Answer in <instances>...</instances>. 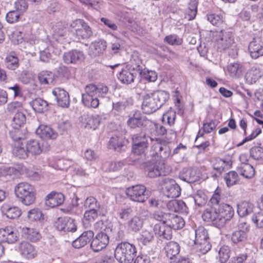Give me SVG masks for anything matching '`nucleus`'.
<instances>
[{
    "mask_svg": "<svg viewBox=\"0 0 263 263\" xmlns=\"http://www.w3.org/2000/svg\"><path fill=\"white\" fill-rule=\"evenodd\" d=\"M111 232V229L110 228H106L93 237L90 248L93 252H98L106 247L109 243V235Z\"/></svg>",
    "mask_w": 263,
    "mask_h": 263,
    "instance_id": "obj_7",
    "label": "nucleus"
},
{
    "mask_svg": "<svg viewBox=\"0 0 263 263\" xmlns=\"http://www.w3.org/2000/svg\"><path fill=\"white\" fill-rule=\"evenodd\" d=\"M26 145L29 153L35 155H39L41 153L40 140L31 139L28 141Z\"/></svg>",
    "mask_w": 263,
    "mask_h": 263,
    "instance_id": "obj_45",
    "label": "nucleus"
},
{
    "mask_svg": "<svg viewBox=\"0 0 263 263\" xmlns=\"http://www.w3.org/2000/svg\"><path fill=\"white\" fill-rule=\"evenodd\" d=\"M31 104L33 109L38 112H43L48 109V103L40 98L33 100Z\"/></svg>",
    "mask_w": 263,
    "mask_h": 263,
    "instance_id": "obj_46",
    "label": "nucleus"
},
{
    "mask_svg": "<svg viewBox=\"0 0 263 263\" xmlns=\"http://www.w3.org/2000/svg\"><path fill=\"white\" fill-rule=\"evenodd\" d=\"M248 235L243 230H236L231 235V241L234 245H238L245 242Z\"/></svg>",
    "mask_w": 263,
    "mask_h": 263,
    "instance_id": "obj_43",
    "label": "nucleus"
},
{
    "mask_svg": "<svg viewBox=\"0 0 263 263\" xmlns=\"http://www.w3.org/2000/svg\"><path fill=\"white\" fill-rule=\"evenodd\" d=\"M27 217L31 221L42 222L44 220V215L42 212L37 208L33 209L28 212Z\"/></svg>",
    "mask_w": 263,
    "mask_h": 263,
    "instance_id": "obj_48",
    "label": "nucleus"
},
{
    "mask_svg": "<svg viewBox=\"0 0 263 263\" xmlns=\"http://www.w3.org/2000/svg\"><path fill=\"white\" fill-rule=\"evenodd\" d=\"M135 246L128 242L119 243L115 251V257L120 263H130L136 256Z\"/></svg>",
    "mask_w": 263,
    "mask_h": 263,
    "instance_id": "obj_3",
    "label": "nucleus"
},
{
    "mask_svg": "<svg viewBox=\"0 0 263 263\" xmlns=\"http://www.w3.org/2000/svg\"><path fill=\"white\" fill-rule=\"evenodd\" d=\"M145 192V186L138 184L128 187L126 190V194L132 201L143 203L148 198Z\"/></svg>",
    "mask_w": 263,
    "mask_h": 263,
    "instance_id": "obj_10",
    "label": "nucleus"
},
{
    "mask_svg": "<svg viewBox=\"0 0 263 263\" xmlns=\"http://www.w3.org/2000/svg\"><path fill=\"white\" fill-rule=\"evenodd\" d=\"M83 104L88 108H97L99 107L100 102L98 97L82 95Z\"/></svg>",
    "mask_w": 263,
    "mask_h": 263,
    "instance_id": "obj_47",
    "label": "nucleus"
},
{
    "mask_svg": "<svg viewBox=\"0 0 263 263\" xmlns=\"http://www.w3.org/2000/svg\"><path fill=\"white\" fill-rule=\"evenodd\" d=\"M2 208V212L9 219L17 218L22 215V211L17 206L8 207V206H4Z\"/></svg>",
    "mask_w": 263,
    "mask_h": 263,
    "instance_id": "obj_39",
    "label": "nucleus"
},
{
    "mask_svg": "<svg viewBox=\"0 0 263 263\" xmlns=\"http://www.w3.org/2000/svg\"><path fill=\"white\" fill-rule=\"evenodd\" d=\"M230 248L228 246H222L218 252L220 263H226L230 258Z\"/></svg>",
    "mask_w": 263,
    "mask_h": 263,
    "instance_id": "obj_54",
    "label": "nucleus"
},
{
    "mask_svg": "<svg viewBox=\"0 0 263 263\" xmlns=\"http://www.w3.org/2000/svg\"><path fill=\"white\" fill-rule=\"evenodd\" d=\"M250 156L255 160L263 158V148L261 147L255 146L252 147L250 151Z\"/></svg>",
    "mask_w": 263,
    "mask_h": 263,
    "instance_id": "obj_64",
    "label": "nucleus"
},
{
    "mask_svg": "<svg viewBox=\"0 0 263 263\" xmlns=\"http://www.w3.org/2000/svg\"><path fill=\"white\" fill-rule=\"evenodd\" d=\"M52 93L55 98L57 105L63 108H67L69 106L70 99L69 93L61 87L53 89Z\"/></svg>",
    "mask_w": 263,
    "mask_h": 263,
    "instance_id": "obj_13",
    "label": "nucleus"
},
{
    "mask_svg": "<svg viewBox=\"0 0 263 263\" xmlns=\"http://www.w3.org/2000/svg\"><path fill=\"white\" fill-rule=\"evenodd\" d=\"M18 239L17 231L11 227L0 229V240L8 243H13Z\"/></svg>",
    "mask_w": 263,
    "mask_h": 263,
    "instance_id": "obj_14",
    "label": "nucleus"
},
{
    "mask_svg": "<svg viewBox=\"0 0 263 263\" xmlns=\"http://www.w3.org/2000/svg\"><path fill=\"white\" fill-rule=\"evenodd\" d=\"M22 14L16 10L8 12L6 15L7 22L10 24L17 22Z\"/></svg>",
    "mask_w": 263,
    "mask_h": 263,
    "instance_id": "obj_59",
    "label": "nucleus"
},
{
    "mask_svg": "<svg viewBox=\"0 0 263 263\" xmlns=\"http://www.w3.org/2000/svg\"><path fill=\"white\" fill-rule=\"evenodd\" d=\"M154 231L156 235L166 240H170L172 237V229L165 224H156L154 226Z\"/></svg>",
    "mask_w": 263,
    "mask_h": 263,
    "instance_id": "obj_27",
    "label": "nucleus"
},
{
    "mask_svg": "<svg viewBox=\"0 0 263 263\" xmlns=\"http://www.w3.org/2000/svg\"><path fill=\"white\" fill-rule=\"evenodd\" d=\"M18 251L23 257L28 259H33L37 255V251L34 247L25 241L19 244Z\"/></svg>",
    "mask_w": 263,
    "mask_h": 263,
    "instance_id": "obj_18",
    "label": "nucleus"
},
{
    "mask_svg": "<svg viewBox=\"0 0 263 263\" xmlns=\"http://www.w3.org/2000/svg\"><path fill=\"white\" fill-rule=\"evenodd\" d=\"M99 210H89L86 211L84 214L83 223L85 227L88 228L91 226L98 216Z\"/></svg>",
    "mask_w": 263,
    "mask_h": 263,
    "instance_id": "obj_38",
    "label": "nucleus"
},
{
    "mask_svg": "<svg viewBox=\"0 0 263 263\" xmlns=\"http://www.w3.org/2000/svg\"><path fill=\"white\" fill-rule=\"evenodd\" d=\"M141 167L144 170L148 177L151 178L165 175L164 164L161 161H147L143 162Z\"/></svg>",
    "mask_w": 263,
    "mask_h": 263,
    "instance_id": "obj_9",
    "label": "nucleus"
},
{
    "mask_svg": "<svg viewBox=\"0 0 263 263\" xmlns=\"http://www.w3.org/2000/svg\"><path fill=\"white\" fill-rule=\"evenodd\" d=\"M179 178L189 183H194L200 179L197 170L192 168H184L179 173Z\"/></svg>",
    "mask_w": 263,
    "mask_h": 263,
    "instance_id": "obj_19",
    "label": "nucleus"
},
{
    "mask_svg": "<svg viewBox=\"0 0 263 263\" xmlns=\"http://www.w3.org/2000/svg\"><path fill=\"white\" fill-rule=\"evenodd\" d=\"M202 217L204 221L211 222L217 228H221L220 224H219L218 212L217 209H207L203 212Z\"/></svg>",
    "mask_w": 263,
    "mask_h": 263,
    "instance_id": "obj_24",
    "label": "nucleus"
},
{
    "mask_svg": "<svg viewBox=\"0 0 263 263\" xmlns=\"http://www.w3.org/2000/svg\"><path fill=\"white\" fill-rule=\"evenodd\" d=\"M84 206L89 210H99L100 204L97 199L93 197L90 196L86 198L84 202Z\"/></svg>",
    "mask_w": 263,
    "mask_h": 263,
    "instance_id": "obj_56",
    "label": "nucleus"
},
{
    "mask_svg": "<svg viewBox=\"0 0 263 263\" xmlns=\"http://www.w3.org/2000/svg\"><path fill=\"white\" fill-rule=\"evenodd\" d=\"M7 109L10 113H16L24 110L22 103L18 101L9 103L7 105Z\"/></svg>",
    "mask_w": 263,
    "mask_h": 263,
    "instance_id": "obj_58",
    "label": "nucleus"
},
{
    "mask_svg": "<svg viewBox=\"0 0 263 263\" xmlns=\"http://www.w3.org/2000/svg\"><path fill=\"white\" fill-rule=\"evenodd\" d=\"M52 38L53 42H62L66 34L67 29L61 24H58L52 28Z\"/></svg>",
    "mask_w": 263,
    "mask_h": 263,
    "instance_id": "obj_32",
    "label": "nucleus"
},
{
    "mask_svg": "<svg viewBox=\"0 0 263 263\" xmlns=\"http://www.w3.org/2000/svg\"><path fill=\"white\" fill-rule=\"evenodd\" d=\"M14 192L18 201L25 205H30L35 201L36 191L33 186L27 182L18 183L14 187Z\"/></svg>",
    "mask_w": 263,
    "mask_h": 263,
    "instance_id": "obj_2",
    "label": "nucleus"
},
{
    "mask_svg": "<svg viewBox=\"0 0 263 263\" xmlns=\"http://www.w3.org/2000/svg\"><path fill=\"white\" fill-rule=\"evenodd\" d=\"M221 192L220 189L218 187H217L215 191L210 200L213 205L218 204L221 205L223 204L222 203L223 200Z\"/></svg>",
    "mask_w": 263,
    "mask_h": 263,
    "instance_id": "obj_57",
    "label": "nucleus"
},
{
    "mask_svg": "<svg viewBox=\"0 0 263 263\" xmlns=\"http://www.w3.org/2000/svg\"><path fill=\"white\" fill-rule=\"evenodd\" d=\"M58 231L74 232L77 230L75 220L69 217L59 218L54 223Z\"/></svg>",
    "mask_w": 263,
    "mask_h": 263,
    "instance_id": "obj_11",
    "label": "nucleus"
},
{
    "mask_svg": "<svg viewBox=\"0 0 263 263\" xmlns=\"http://www.w3.org/2000/svg\"><path fill=\"white\" fill-rule=\"evenodd\" d=\"M71 31L79 39H87L92 35L91 27L82 19H77L72 22Z\"/></svg>",
    "mask_w": 263,
    "mask_h": 263,
    "instance_id": "obj_6",
    "label": "nucleus"
},
{
    "mask_svg": "<svg viewBox=\"0 0 263 263\" xmlns=\"http://www.w3.org/2000/svg\"><path fill=\"white\" fill-rule=\"evenodd\" d=\"M30 29V25L26 24L23 27H20L17 30L13 32L12 40L14 44H19L24 41L26 31Z\"/></svg>",
    "mask_w": 263,
    "mask_h": 263,
    "instance_id": "obj_37",
    "label": "nucleus"
},
{
    "mask_svg": "<svg viewBox=\"0 0 263 263\" xmlns=\"http://www.w3.org/2000/svg\"><path fill=\"white\" fill-rule=\"evenodd\" d=\"M237 213L240 217H245L253 212L254 205L253 203L243 201L237 205Z\"/></svg>",
    "mask_w": 263,
    "mask_h": 263,
    "instance_id": "obj_36",
    "label": "nucleus"
},
{
    "mask_svg": "<svg viewBox=\"0 0 263 263\" xmlns=\"http://www.w3.org/2000/svg\"><path fill=\"white\" fill-rule=\"evenodd\" d=\"M234 39L232 31L228 29H222L217 31L216 42L218 50L221 52L230 48L234 43Z\"/></svg>",
    "mask_w": 263,
    "mask_h": 263,
    "instance_id": "obj_8",
    "label": "nucleus"
},
{
    "mask_svg": "<svg viewBox=\"0 0 263 263\" xmlns=\"http://www.w3.org/2000/svg\"><path fill=\"white\" fill-rule=\"evenodd\" d=\"M82 121L86 128L95 130L100 124V118L98 115L84 114L82 116Z\"/></svg>",
    "mask_w": 263,
    "mask_h": 263,
    "instance_id": "obj_26",
    "label": "nucleus"
},
{
    "mask_svg": "<svg viewBox=\"0 0 263 263\" xmlns=\"http://www.w3.org/2000/svg\"><path fill=\"white\" fill-rule=\"evenodd\" d=\"M36 133L43 139H55L58 137V133L50 126L44 124L38 127Z\"/></svg>",
    "mask_w": 263,
    "mask_h": 263,
    "instance_id": "obj_23",
    "label": "nucleus"
},
{
    "mask_svg": "<svg viewBox=\"0 0 263 263\" xmlns=\"http://www.w3.org/2000/svg\"><path fill=\"white\" fill-rule=\"evenodd\" d=\"M207 20L213 25L219 27L224 23L223 16L220 14L215 13L208 14L206 15Z\"/></svg>",
    "mask_w": 263,
    "mask_h": 263,
    "instance_id": "obj_53",
    "label": "nucleus"
},
{
    "mask_svg": "<svg viewBox=\"0 0 263 263\" xmlns=\"http://www.w3.org/2000/svg\"><path fill=\"white\" fill-rule=\"evenodd\" d=\"M243 66L238 63H231L227 66V71L229 75L234 78H238L242 76Z\"/></svg>",
    "mask_w": 263,
    "mask_h": 263,
    "instance_id": "obj_31",
    "label": "nucleus"
},
{
    "mask_svg": "<svg viewBox=\"0 0 263 263\" xmlns=\"http://www.w3.org/2000/svg\"><path fill=\"white\" fill-rule=\"evenodd\" d=\"M217 210L219 219L218 221L222 228L225 226L227 221L232 219L234 216V211L231 205L225 203L220 205Z\"/></svg>",
    "mask_w": 263,
    "mask_h": 263,
    "instance_id": "obj_12",
    "label": "nucleus"
},
{
    "mask_svg": "<svg viewBox=\"0 0 263 263\" xmlns=\"http://www.w3.org/2000/svg\"><path fill=\"white\" fill-rule=\"evenodd\" d=\"M22 232L25 238L32 242H36L41 238L39 231L34 229L24 227L22 229Z\"/></svg>",
    "mask_w": 263,
    "mask_h": 263,
    "instance_id": "obj_35",
    "label": "nucleus"
},
{
    "mask_svg": "<svg viewBox=\"0 0 263 263\" xmlns=\"http://www.w3.org/2000/svg\"><path fill=\"white\" fill-rule=\"evenodd\" d=\"M108 146L109 149L120 152L126 147L125 139L122 136H114L110 139Z\"/></svg>",
    "mask_w": 263,
    "mask_h": 263,
    "instance_id": "obj_29",
    "label": "nucleus"
},
{
    "mask_svg": "<svg viewBox=\"0 0 263 263\" xmlns=\"http://www.w3.org/2000/svg\"><path fill=\"white\" fill-rule=\"evenodd\" d=\"M107 47V43L104 40H100L92 43L90 48L95 56H99L103 53Z\"/></svg>",
    "mask_w": 263,
    "mask_h": 263,
    "instance_id": "obj_40",
    "label": "nucleus"
},
{
    "mask_svg": "<svg viewBox=\"0 0 263 263\" xmlns=\"http://www.w3.org/2000/svg\"><path fill=\"white\" fill-rule=\"evenodd\" d=\"M238 172L246 178H251L255 175V170L249 163L242 162L237 168Z\"/></svg>",
    "mask_w": 263,
    "mask_h": 263,
    "instance_id": "obj_33",
    "label": "nucleus"
},
{
    "mask_svg": "<svg viewBox=\"0 0 263 263\" xmlns=\"http://www.w3.org/2000/svg\"><path fill=\"white\" fill-rule=\"evenodd\" d=\"M64 201V195L61 193L51 192L45 198V204L50 208H54L62 204Z\"/></svg>",
    "mask_w": 263,
    "mask_h": 263,
    "instance_id": "obj_20",
    "label": "nucleus"
},
{
    "mask_svg": "<svg viewBox=\"0 0 263 263\" xmlns=\"http://www.w3.org/2000/svg\"><path fill=\"white\" fill-rule=\"evenodd\" d=\"M164 250L166 256L172 259L179 253L180 247L177 242L172 241L166 244Z\"/></svg>",
    "mask_w": 263,
    "mask_h": 263,
    "instance_id": "obj_30",
    "label": "nucleus"
},
{
    "mask_svg": "<svg viewBox=\"0 0 263 263\" xmlns=\"http://www.w3.org/2000/svg\"><path fill=\"white\" fill-rule=\"evenodd\" d=\"M196 205L201 207L204 206L207 202V198L204 192L202 190L197 191L193 195Z\"/></svg>",
    "mask_w": 263,
    "mask_h": 263,
    "instance_id": "obj_49",
    "label": "nucleus"
},
{
    "mask_svg": "<svg viewBox=\"0 0 263 263\" xmlns=\"http://www.w3.org/2000/svg\"><path fill=\"white\" fill-rule=\"evenodd\" d=\"M226 183L228 186H231L238 182L239 176L235 171H230L224 177Z\"/></svg>",
    "mask_w": 263,
    "mask_h": 263,
    "instance_id": "obj_52",
    "label": "nucleus"
},
{
    "mask_svg": "<svg viewBox=\"0 0 263 263\" xmlns=\"http://www.w3.org/2000/svg\"><path fill=\"white\" fill-rule=\"evenodd\" d=\"M249 51L251 57L254 59L263 56V41L259 37H255L250 42Z\"/></svg>",
    "mask_w": 263,
    "mask_h": 263,
    "instance_id": "obj_16",
    "label": "nucleus"
},
{
    "mask_svg": "<svg viewBox=\"0 0 263 263\" xmlns=\"http://www.w3.org/2000/svg\"><path fill=\"white\" fill-rule=\"evenodd\" d=\"M54 74L51 71L43 70L39 73L37 79L41 85H50L54 83Z\"/></svg>",
    "mask_w": 263,
    "mask_h": 263,
    "instance_id": "obj_34",
    "label": "nucleus"
},
{
    "mask_svg": "<svg viewBox=\"0 0 263 263\" xmlns=\"http://www.w3.org/2000/svg\"><path fill=\"white\" fill-rule=\"evenodd\" d=\"M12 154L20 159H25L28 157L29 153L26 144L23 142L14 143L12 144Z\"/></svg>",
    "mask_w": 263,
    "mask_h": 263,
    "instance_id": "obj_28",
    "label": "nucleus"
},
{
    "mask_svg": "<svg viewBox=\"0 0 263 263\" xmlns=\"http://www.w3.org/2000/svg\"><path fill=\"white\" fill-rule=\"evenodd\" d=\"M184 221L182 217L174 213H168L165 224L170 228L175 230L180 229L184 226Z\"/></svg>",
    "mask_w": 263,
    "mask_h": 263,
    "instance_id": "obj_25",
    "label": "nucleus"
},
{
    "mask_svg": "<svg viewBox=\"0 0 263 263\" xmlns=\"http://www.w3.org/2000/svg\"><path fill=\"white\" fill-rule=\"evenodd\" d=\"M63 60L66 64H77L81 62L84 59L82 51L78 50H72L65 52L63 56Z\"/></svg>",
    "mask_w": 263,
    "mask_h": 263,
    "instance_id": "obj_22",
    "label": "nucleus"
},
{
    "mask_svg": "<svg viewBox=\"0 0 263 263\" xmlns=\"http://www.w3.org/2000/svg\"><path fill=\"white\" fill-rule=\"evenodd\" d=\"M126 124L131 129L139 128L141 130H147L148 127H152L154 126L152 121L138 110L128 116Z\"/></svg>",
    "mask_w": 263,
    "mask_h": 263,
    "instance_id": "obj_4",
    "label": "nucleus"
},
{
    "mask_svg": "<svg viewBox=\"0 0 263 263\" xmlns=\"http://www.w3.org/2000/svg\"><path fill=\"white\" fill-rule=\"evenodd\" d=\"M94 233L92 231H84L79 237L73 240L72 246L76 249H80L85 246L93 238Z\"/></svg>",
    "mask_w": 263,
    "mask_h": 263,
    "instance_id": "obj_21",
    "label": "nucleus"
},
{
    "mask_svg": "<svg viewBox=\"0 0 263 263\" xmlns=\"http://www.w3.org/2000/svg\"><path fill=\"white\" fill-rule=\"evenodd\" d=\"M151 141L152 142V146L151 147V156L153 157L158 156V153H160L163 146L162 144V140L159 138H151Z\"/></svg>",
    "mask_w": 263,
    "mask_h": 263,
    "instance_id": "obj_50",
    "label": "nucleus"
},
{
    "mask_svg": "<svg viewBox=\"0 0 263 263\" xmlns=\"http://www.w3.org/2000/svg\"><path fill=\"white\" fill-rule=\"evenodd\" d=\"M168 213H164L162 211L157 210L153 212L152 215V218L156 220L162 222V224H165Z\"/></svg>",
    "mask_w": 263,
    "mask_h": 263,
    "instance_id": "obj_63",
    "label": "nucleus"
},
{
    "mask_svg": "<svg viewBox=\"0 0 263 263\" xmlns=\"http://www.w3.org/2000/svg\"><path fill=\"white\" fill-rule=\"evenodd\" d=\"M134 69L130 65H126L117 74L118 79L123 84H129L134 82L137 74L133 71Z\"/></svg>",
    "mask_w": 263,
    "mask_h": 263,
    "instance_id": "obj_17",
    "label": "nucleus"
},
{
    "mask_svg": "<svg viewBox=\"0 0 263 263\" xmlns=\"http://www.w3.org/2000/svg\"><path fill=\"white\" fill-rule=\"evenodd\" d=\"M4 64L7 69L15 70L20 65L19 60L16 55L9 54L4 60Z\"/></svg>",
    "mask_w": 263,
    "mask_h": 263,
    "instance_id": "obj_42",
    "label": "nucleus"
},
{
    "mask_svg": "<svg viewBox=\"0 0 263 263\" xmlns=\"http://www.w3.org/2000/svg\"><path fill=\"white\" fill-rule=\"evenodd\" d=\"M139 74L143 79L148 82H155L157 79V74L154 71L144 69L140 71Z\"/></svg>",
    "mask_w": 263,
    "mask_h": 263,
    "instance_id": "obj_55",
    "label": "nucleus"
},
{
    "mask_svg": "<svg viewBox=\"0 0 263 263\" xmlns=\"http://www.w3.org/2000/svg\"><path fill=\"white\" fill-rule=\"evenodd\" d=\"M151 137L146 130H141L140 132L132 135V152L136 155L143 154L149 146L148 139Z\"/></svg>",
    "mask_w": 263,
    "mask_h": 263,
    "instance_id": "obj_5",
    "label": "nucleus"
},
{
    "mask_svg": "<svg viewBox=\"0 0 263 263\" xmlns=\"http://www.w3.org/2000/svg\"><path fill=\"white\" fill-rule=\"evenodd\" d=\"M164 192L168 197L175 198L180 195L181 188L174 180L165 179Z\"/></svg>",
    "mask_w": 263,
    "mask_h": 263,
    "instance_id": "obj_15",
    "label": "nucleus"
},
{
    "mask_svg": "<svg viewBox=\"0 0 263 263\" xmlns=\"http://www.w3.org/2000/svg\"><path fill=\"white\" fill-rule=\"evenodd\" d=\"M128 106V102L126 100L122 101H118L117 102L112 103V110L115 111L118 114L122 113L124 111L127 106Z\"/></svg>",
    "mask_w": 263,
    "mask_h": 263,
    "instance_id": "obj_61",
    "label": "nucleus"
},
{
    "mask_svg": "<svg viewBox=\"0 0 263 263\" xmlns=\"http://www.w3.org/2000/svg\"><path fill=\"white\" fill-rule=\"evenodd\" d=\"M209 239L208 231L204 227H199L195 230L194 243H201L200 242L209 241Z\"/></svg>",
    "mask_w": 263,
    "mask_h": 263,
    "instance_id": "obj_44",
    "label": "nucleus"
},
{
    "mask_svg": "<svg viewBox=\"0 0 263 263\" xmlns=\"http://www.w3.org/2000/svg\"><path fill=\"white\" fill-rule=\"evenodd\" d=\"M25 122L26 116L23 111H22L15 114L11 125L13 128H20Z\"/></svg>",
    "mask_w": 263,
    "mask_h": 263,
    "instance_id": "obj_51",
    "label": "nucleus"
},
{
    "mask_svg": "<svg viewBox=\"0 0 263 263\" xmlns=\"http://www.w3.org/2000/svg\"><path fill=\"white\" fill-rule=\"evenodd\" d=\"M170 98V94L164 90H157L142 96L141 109L145 114H151L162 106Z\"/></svg>",
    "mask_w": 263,
    "mask_h": 263,
    "instance_id": "obj_1",
    "label": "nucleus"
},
{
    "mask_svg": "<svg viewBox=\"0 0 263 263\" xmlns=\"http://www.w3.org/2000/svg\"><path fill=\"white\" fill-rule=\"evenodd\" d=\"M14 8L22 15L28 9V4L26 0H16L14 3Z\"/></svg>",
    "mask_w": 263,
    "mask_h": 263,
    "instance_id": "obj_60",
    "label": "nucleus"
},
{
    "mask_svg": "<svg viewBox=\"0 0 263 263\" xmlns=\"http://www.w3.org/2000/svg\"><path fill=\"white\" fill-rule=\"evenodd\" d=\"M142 220L137 216H134L127 222L128 230L133 232L139 231L142 228Z\"/></svg>",
    "mask_w": 263,
    "mask_h": 263,
    "instance_id": "obj_41",
    "label": "nucleus"
},
{
    "mask_svg": "<svg viewBox=\"0 0 263 263\" xmlns=\"http://www.w3.org/2000/svg\"><path fill=\"white\" fill-rule=\"evenodd\" d=\"M164 41L171 45H180L182 43V39L175 34L166 36Z\"/></svg>",
    "mask_w": 263,
    "mask_h": 263,
    "instance_id": "obj_62",
    "label": "nucleus"
}]
</instances>
